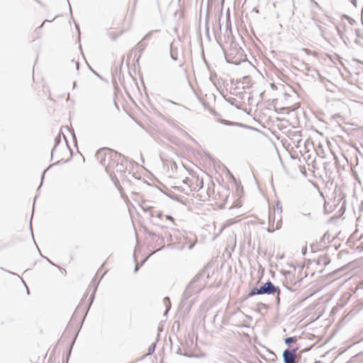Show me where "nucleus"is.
Returning <instances> with one entry per match:
<instances>
[{"instance_id": "nucleus-1", "label": "nucleus", "mask_w": 363, "mask_h": 363, "mask_svg": "<svg viewBox=\"0 0 363 363\" xmlns=\"http://www.w3.org/2000/svg\"><path fill=\"white\" fill-rule=\"evenodd\" d=\"M228 40L230 41L229 48L225 49L223 47L226 62L234 65H240L242 62L247 61V55L239 44L235 41L234 37Z\"/></svg>"}, {"instance_id": "nucleus-2", "label": "nucleus", "mask_w": 363, "mask_h": 363, "mask_svg": "<svg viewBox=\"0 0 363 363\" xmlns=\"http://www.w3.org/2000/svg\"><path fill=\"white\" fill-rule=\"evenodd\" d=\"M279 291V287L275 286L271 281L268 280L265 283L260 285L259 287L255 286L252 288L247 298H250L256 295H274L275 293Z\"/></svg>"}, {"instance_id": "nucleus-3", "label": "nucleus", "mask_w": 363, "mask_h": 363, "mask_svg": "<svg viewBox=\"0 0 363 363\" xmlns=\"http://www.w3.org/2000/svg\"><path fill=\"white\" fill-rule=\"evenodd\" d=\"M209 278L208 269L204 267L191 279L189 285L197 292L201 291L206 285V280Z\"/></svg>"}, {"instance_id": "nucleus-4", "label": "nucleus", "mask_w": 363, "mask_h": 363, "mask_svg": "<svg viewBox=\"0 0 363 363\" xmlns=\"http://www.w3.org/2000/svg\"><path fill=\"white\" fill-rule=\"evenodd\" d=\"M121 157V154L118 153L116 151L111 150V152H109L108 157L106 159V162L104 166L106 173H109L111 170H113L115 165H117V161Z\"/></svg>"}, {"instance_id": "nucleus-5", "label": "nucleus", "mask_w": 363, "mask_h": 363, "mask_svg": "<svg viewBox=\"0 0 363 363\" xmlns=\"http://www.w3.org/2000/svg\"><path fill=\"white\" fill-rule=\"evenodd\" d=\"M296 351L297 349L288 348L284 350L282 354L284 363H298L294 357Z\"/></svg>"}, {"instance_id": "nucleus-6", "label": "nucleus", "mask_w": 363, "mask_h": 363, "mask_svg": "<svg viewBox=\"0 0 363 363\" xmlns=\"http://www.w3.org/2000/svg\"><path fill=\"white\" fill-rule=\"evenodd\" d=\"M111 150H110L109 148H102L96 152L95 156L97 160L99 162V163L101 164L103 166H105L106 159L108 157L109 152H111Z\"/></svg>"}, {"instance_id": "nucleus-7", "label": "nucleus", "mask_w": 363, "mask_h": 363, "mask_svg": "<svg viewBox=\"0 0 363 363\" xmlns=\"http://www.w3.org/2000/svg\"><path fill=\"white\" fill-rule=\"evenodd\" d=\"M198 293L193 288L190 287L188 284L186 287L183 294H182V303H184L185 300L189 298L194 294Z\"/></svg>"}, {"instance_id": "nucleus-8", "label": "nucleus", "mask_w": 363, "mask_h": 363, "mask_svg": "<svg viewBox=\"0 0 363 363\" xmlns=\"http://www.w3.org/2000/svg\"><path fill=\"white\" fill-rule=\"evenodd\" d=\"M219 122L225 125L239 126V127H242V128H251V127L247 125H245V124L238 123V122L230 121H227L225 119H219Z\"/></svg>"}, {"instance_id": "nucleus-9", "label": "nucleus", "mask_w": 363, "mask_h": 363, "mask_svg": "<svg viewBox=\"0 0 363 363\" xmlns=\"http://www.w3.org/2000/svg\"><path fill=\"white\" fill-rule=\"evenodd\" d=\"M169 55L173 61H177L178 59V49L174 46V43L169 44Z\"/></svg>"}, {"instance_id": "nucleus-10", "label": "nucleus", "mask_w": 363, "mask_h": 363, "mask_svg": "<svg viewBox=\"0 0 363 363\" xmlns=\"http://www.w3.org/2000/svg\"><path fill=\"white\" fill-rule=\"evenodd\" d=\"M330 234L328 231L325 232L323 237L320 239V241L318 242V245L320 247H322V249L326 248L328 246L326 245L325 241L326 240H328V242H330Z\"/></svg>"}, {"instance_id": "nucleus-11", "label": "nucleus", "mask_w": 363, "mask_h": 363, "mask_svg": "<svg viewBox=\"0 0 363 363\" xmlns=\"http://www.w3.org/2000/svg\"><path fill=\"white\" fill-rule=\"evenodd\" d=\"M109 177L111 179L113 182L115 186L118 188L119 191L122 190V187L120 184L119 180L117 179L116 175L115 174L113 170H111L109 173Z\"/></svg>"}, {"instance_id": "nucleus-12", "label": "nucleus", "mask_w": 363, "mask_h": 363, "mask_svg": "<svg viewBox=\"0 0 363 363\" xmlns=\"http://www.w3.org/2000/svg\"><path fill=\"white\" fill-rule=\"evenodd\" d=\"M96 289H97V285H95L94 286V289H93V291H92L91 294L89 296V303L88 306L86 307V312H85V315L84 316V318L86 315V314L88 313V311L90 308V306H91V305L92 304V303H93V301L94 300V297H95V294H96Z\"/></svg>"}, {"instance_id": "nucleus-13", "label": "nucleus", "mask_w": 363, "mask_h": 363, "mask_svg": "<svg viewBox=\"0 0 363 363\" xmlns=\"http://www.w3.org/2000/svg\"><path fill=\"white\" fill-rule=\"evenodd\" d=\"M147 43L145 40H144V39L143 38L136 45V49L138 50V52H139V56H138V58L140 57L143 52L144 51V50L145 49V48L147 47Z\"/></svg>"}, {"instance_id": "nucleus-14", "label": "nucleus", "mask_w": 363, "mask_h": 363, "mask_svg": "<svg viewBox=\"0 0 363 363\" xmlns=\"http://www.w3.org/2000/svg\"><path fill=\"white\" fill-rule=\"evenodd\" d=\"M330 261L329 256L328 255H325L318 259V264L325 267L330 263Z\"/></svg>"}, {"instance_id": "nucleus-15", "label": "nucleus", "mask_w": 363, "mask_h": 363, "mask_svg": "<svg viewBox=\"0 0 363 363\" xmlns=\"http://www.w3.org/2000/svg\"><path fill=\"white\" fill-rule=\"evenodd\" d=\"M115 169L116 172L124 173L126 171V167L123 164V162H119V160L117 161V165L113 168V170Z\"/></svg>"}, {"instance_id": "nucleus-16", "label": "nucleus", "mask_w": 363, "mask_h": 363, "mask_svg": "<svg viewBox=\"0 0 363 363\" xmlns=\"http://www.w3.org/2000/svg\"><path fill=\"white\" fill-rule=\"evenodd\" d=\"M225 36L228 39H231L232 37H233V35L232 34L231 23H230V18L228 19L227 23H226V34H225Z\"/></svg>"}, {"instance_id": "nucleus-17", "label": "nucleus", "mask_w": 363, "mask_h": 363, "mask_svg": "<svg viewBox=\"0 0 363 363\" xmlns=\"http://www.w3.org/2000/svg\"><path fill=\"white\" fill-rule=\"evenodd\" d=\"M164 194L166 196H167L169 198L173 199V200H175V201H177L180 203H182V197L180 196H178L177 194H175L174 192L172 191H168V192H165Z\"/></svg>"}, {"instance_id": "nucleus-18", "label": "nucleus", "mask_w": 363, "mask_h": 363, "mask_svg": "<svg viewBox=\"0 0 363 363\" xmlns=\"http://www.w3.org/2000/svg\"><path fill=\"white\" fill-rule=\"evenodd\" d=\"M77 335H78V333L76 334L75 337H74V339L72 341V343H71V345L69 346V348L67 354L66 359H65V361H63V363H68L70 355H71L73 345L74 344V342L76 340Z\"/></svg>"}, {"instance_id": "nucleus-19", "label": "nucleus", "mask_w": 363, "mask_h": 363, "mask_svg": "<svg viewBox=\"0 0 363 363\" xmlns=\"http://www.w3.org/2000/svg\"><path fill=\"white\" fill-rule=\"evenodd\" d=\"M163 301H164V303L165 308H166L164 315H167L170 308H171V303H170L169 298L168 296H165L164 298Z\"/></svg>"}, {"instance_id": "nucleus-20", "label": "nucleus", "mask_w": 363, "mask_h": 363, "mask_svg": "<svg viewBox=\"0 0 363 363\" xmlns=\"http://www.w3.org/2000/svg\"><path fill=\"white\" fill-rule=\"evenodd\" d=\"M154 252H152L151 254L148 255L145 258H144L140 264H136L135 269H134V273H136L139 269L144 264V263L147 260V259L152 255Z\"/></svg>"}, {"instance_id": "nucleus-21", "label": "nucleus", "mask_w": 363, "mask_h": 363, "mask_svg": "<svg viewBox=\"0 0 363 363\" xmlns=\"http://www.w3.org/2000/svg\"><path fill=\"white\" fill-rule=\"evenodd\" d=\"M150 216L151 217H157V218L161 219L163 217V213L160 211L152 210L150 211Z\"/></svg>"}, {"instance_id": "nucleus-22", "label": "nucleus", "mask_w": 363, "mask_h": 363, "mask_svg": "<svg viewBox=\"0 0 363 363\" xmlns=\"http://www.w3.org/2000/svg\"><path fill=\"white\" fill-rule=\"evenodd\" d=\"M297 339L295 336L293 337H287L284 339V343L287 345H290L296 342Z\"/></svg>"}, {"instance_id": "nucleus-23", "label": "nucleus", "mask_w": 363, "mask_h": 363, "mask_svg": "<svg viewBox=\"0 0 363 363\" xmlns=\"http://www.w3.org/2000/svg\"><path fill=\"white\" fill-rule=\"evenodd\" d=\"M61 143V133H60L56 138H55V146L52 147L51 153L53 154V152L56 149V147Z\"/></svg>"}, {"instance_id": "nucleus-24", "label": "nucleus", "mask_w": 363, "mask_h": 363, "mask_svg": "<svg viewBox=\"0 0 363 363\" xmlns=\"http://www.w3.org/2000/svg\"><path fill=\"white\" fill-rule=\"evenodd\" d=\"M155 348H156V343L155 342L152 343L148 347L147 353L146 354H145L143 357H145L147 355H150V354H153L155 350Z\"/></svg>"}, {"instance_id": "nucleus-25", "label": "nucleus", "mask_w": 363, "mask_h": 363, "mask_svg": "<svg viewBox=\"0 0 363 363\" xmlns=\"http://www.w3.org/2000/svg\"><path fill=\"white\" fill-rule=\"evenodd\" d=\"M159 31H160L159 30H150L143 38L145 41L150 40L151 39L152 33H156V32H159Z\"/></svg>"}, {"instance_id": "nucleus-26", "label": "nucleus", "mask_w": 363, "mask_h": 363, "mask_svg": "<svg viewBox=\"0 0 363 363\" xmlns=\"http://www.w3.org/2000/svg\"><path fill=\"white\" fill-rule=\"evenodd\" d=\"M176 353L178 354H182L185 357H191V355L189 353V352H184V353H182V350L179 347H178L177 350H176Z\"/></svg>"}, {"instance_id": "nucleus-27", "label": "nucleus", "mask_w": 363, "mask_h": 363, "mask_svg": "<svg viewBox=\"0 0 363 363\" xmlns=\"http://www.w3.org/2000/svg\"><path fill=\"white\" fill-rule=\"evenodd\" d=\"M51 21H52L45 20V21L42 23V24H41L40 26H38V27L35 29V32L37 34H39V33H40V31H41V29H42V28H43V25L45 23V22H51Z\"/></svg>"}, {"instance_id": "nucleus-28", "label": "nucleus", "mask_w": 363, "mask_h": 363, "mask_svg": "<svg viewBox=\"0 0 363 363\" xmlns=\"http://www.w3.org/2000/svg\"><path fill=\"white\" fill-rule=\"evenodd\" d=\"M49 167H48L47 169H45L43 172L42 173V175H41V183H40V185L38 186V189H37V191H40V189L43 184V180H44V177H45V174L46 173V172L48 170Z\"/></svg>"}, {"instance_id": "nucleus-29", "label": "nucleus", "mask_w": 363, "mask_h": 363, "mask_svg": "<svg viewBox=\"0 0 363 363\" xmlns=\"http://www.w3.org/2000/svg\"><path fill=\"white\" fill-rule=\"evenodd\" d=\"M311 248L312 250V251H316V250H319L320 249H322V247H320L319 245H318V243H313L311 245Z\"/></svg>"}, {"instance_id": "nucleus-30", "label": "nucleus", "mask_w": 363, "mask_h": 363, "mask_svg": "<svg viewBox=\"0 0 363 363\" xmlns=\"http://www.w3.org/2000/svg\"><path fill=\"white\" fill-rule=\"evenodd\" d=\"M164 217H165L166 220L169 221V223L171 224H172L173 225H175L174 219L172 216H171L169 215H166Z\"/></svg>"}, {"instance_id": "nucleus-31", "label": "nucleus", "mask_w": 363, "mask_h": 363, "mask_svg": "<svg viewBox=\"0 0 363 363\" xmlns=\"http://www.w3.org/2000/svg\"><path fill=\"white\" fill-rule=\"evenodd\" d=\"M276 294V304L278 306L280 304V294H281V289H279V291L278 293H275Z\"/></svg>"}, {"instance_id": "nucleus-32", "label": "nucleus", "mask_w": 363, "mask_h": 363, "mask_svg": "<svg viewBox=\"0 0 363 363\" xmlns=\"http://www.w3.org/2000/svg\"><path fill=\"white\" fill-rule=\"evenodd\" d=\"M153 225H157V226H160L161 228H172L171 226L167 225H162L161 223H160L159 222H155V221H153L152 222Z\"/></svg>"}, {"instance_id": "nucleus-33", "label": "nucleus", "mask_w": 363, "mask_h": 363, "mask_svg": "<svg viewBox=\"0 0 363 363\" xmlns=\"http://www.w3.org/2000/svg\"><path fill=\"white\" fill-rule=\"evenodd\" d=\"M71 63L75 66V68L77 71L79 69V62L78 61H75L73 59L71 60Z\"/></svg>"}, {"instance_id": "nucleus-34", "label": "nucleus", "mask_w": 363, "mask_h": 363, "mask_svg": "<svg viewBox=\"0 0 363 363\" xmlns=\"http://www.w3.org/2000/svg\"><path fill=\"white\" fill-rule=\"evenodd\" d=\"M301 213L303 216L308 217L309 219H311V213L310 212L302 211V212H301Z\"/></svg>"}, {"instance_id": "nucleus-35", "label": "nucleus", "mask_w": 363, "mask_h": 363, "mask_svg": "<svg viewBox=\"0 0 363 363\" xmlns=\"http://www.w3.org/2000/svg\"><path fill=\"white\" fill-rule=\"evenodd\" d=\"M316 27L318 29V30L320 31V35H323V32H324V29H323V27L320 26V25H316Z\"/></svg>"}, {"instance_id": "nucleus-36", "label": "nucleus", "mask_w": 363, "mask_h": 363, "mask_svg": "<svg viewBox=\"0 0 363 363\" xmlns=\"http://www.w3.org/2000/svg\"><path fill=\"white\" fill-rule=\"evenodd\" d=\"M277 211H279L280 213L282 212V207L280 205V202L279 201L277 202Z\"/></svg>"}, {"instance_id": "nucleus-37", "label": "nucleus", "mask_w": 363, "mask_h": 363, "mask_svg": "<svg viewBox=\"0 0 363 363\" xmlns=\"http://www.w3.org/2000/svg\"><path fill=\"white\" fill-rule=\"evenodd\" d=\"M257 306L262 308H267V304L262 302L258 303Z\"/></svg>"}, {"instance_id": "nucleus-38", "label": "nucleus", "mask_w": 363, "mask_h": 363, "mask_svg": "<svg viewBox=\"0 0 363 363\" xmlns=\"http://www.w3.org/2000/svg\"><path fill=\"white\" fill-rule=\"evenodd\" d=\"M88 66H89V68L90 69V70H91V72H93L96 76H97L98 77H99L100 79H101V76H100V75H99V74H98V73H97L94 69H93L91 67H90L89 65H88Z\"/></svg>"}, {"instance_id": "nucleus-39", "label": "nucleus", "mask_w": 363, "mask_h": 363, "mask_svg": "<svg viewBox=\"0 0 363 363\" xmlns=\"http://www.w3.org/2000/svg\"><path fill=\"white\" fill-rule=\"evenodd\" d=\"M190 182H191V180L188 177H186L184 179L182 180V183L186 184H189V183Z\"/></svg>"}, {"instance_id": "nucleus-40", "label": "nucleus", "mask_w": 363, "mask_h": 363, "mask_svg": "<svg viewBox=\"0 0 363 363\" xmlns=\"http://www.w3.org/2000/svg\"><path fill=\"white\" fill-rule=\"evenodd\" d=\"M281 220H279V221L277 223V225H276V228H275V229H276V230H278V229L281 228Z\"/></svg>"}, {"instance_id": "nucleus-41", "label": "nucleus", "mask_w": 363, "mask_h": 363, "mask_svg": "<svg viewBox=\"0 0 363 363\" xmlns=\"http://www.w3.org/2000/svg\"><path fill=\"white\" fill-rule=\"evenodd\" d=\"M291 274L292 273L291 271H284L283 272V274L286 277V278L287 277V276H290Z\"/></svg>"}, {"instance_id": "nucleus-42", "label": "nucleus", "mask_w": 363, "mask_h": 363, "mask_svg": "<svg viewBox=\"0 0 363 363\" xmlns=\"http://www.w3.org/2000/svg\"><path fill=\"white\" fill-rule=\"evenodd\" d=\"M174 189L181 191V192H183L184 191V189L182 187V186H173Z\"/></svg>"}, {"instance_id": "nucleus-43", "label": "nucleus", "mask_w": 363, "mask_h": 363, "mask_svg": "<svg viewBox=\"0 0 363 363\" xmlns=\"http://www.w3.org/2000/svg\"><path fill=\"white\" fill-rule=\"evenodd\" d=\"M41 256L43 257V256L41 255ZM44 258L52 265L57 266L55 264L52 262V261L50 260L48 257H44Z\"/></svg>"}, {"instance_id": "nucleus-44", "label": "nucleus", "mask_w": 363, "mask_h": 363, "mask_svg": "<svg viewBox=\"0 0 363 363\" xmlns=\"http://www.w3.org/2000/svg\"><path fill=\"white\" fill-rule=\"evenodd\" d=\"M147 233L150 236H157V234L153 231H147Z\"/></svg>"}, {"instance_id": "nucleus-45", "label": "nucleus", "mask_w": 363, "mask_h": 363, "mask_svg": "<svg viewBox=\"0 0 363 363\" xmlns=\"http://www.w3.org/2000/svg\"><path fill=\"white\" fill-rule=\"evenodd\" d=\"M112 101H113V103L114 106H116V108L117 109H118V108H118V104H117V103H116V99H115V98H114V97H113V98H112Z\"/></svg>"}, {"instance_id": "nucleus-46", "label": "nucleus", "mask_w": 363, "mask_h": 363, "mask_svg": "<svg viewBox=\"0 0 363 363\" xmlns=\"http://www.w3.org/2000/svg\"><path fill=\"white\" fill-rule=\"evenodd\" d=\"M208 18H209V17H208V15L207 14L206 18V24L208 23ZM206 30H207V32L208 33V28L207 26H206Z\"/></svg>"}, {"instance_id": "nucleus-47", "label": "nucleus", "mask_w": 363, "mask_h": 363, "mask_svg": "<svg viewBox=\"0 0 363 363\" xmlns=\"http://www.w3.org/2000/svg\"><path fill=\"white\" fill-rule=\"evenodd\" d=\"M306 250H307V246L306 245V246L303 248V250H302V253H303V255H306Z\"/></svg>"}, {"instance_id": "nucleus-48", "label": "nucleus", "mask_w": 363, "mask_h": 363, "mask_svg": "<svg viewBox=\"0 0 363 363\" xmlns=\"http://www.w3.org/2000/svg\"><path fill=\"white\" fill-rule=\"evenodd\" d=\"M165 101L167 102V103H171V104H177L175 102L169 100V99H165Z\"/></svg>"}, {"instance_id": "nucleus-49", "label": "nucleus", "mask_w": 363, "mask_h": 363, "mask_svg": "<svg viewBox=\"0 0 363 363\" xmlns=\"http://www.w3.org/2000/svg\"><path fill=\"white\" fill-rule=\"evenodd\" d=\"M275 230H276V229H271L270 228H267V231H268L269 233H273Z\"/></svg>"}, {"instance_id": "nucleus-50", "label": "nucleus", "mask_w": 363, "mask_h": 363, "mask_svg": "<svg viewBox=\"0 0 363 363\" xmlns=\"http://www.w3.org/2000/svg\"><path fill=\"white\" fill-rule=\"evenodd\" d=\"M351 2L354 6H357V1L356 0H351Z\"/></svg>"}, {"instance_id": "nucleus-51", "label": "nucleus", "mask_w": 363, "mask_h": 363, "mask_svg": "<svg viewBox=\"0 0 363 363\" xmlns=\"http://www.w3.org/2000/svg\"><path fill=\"white\" fill-rule=\"evenodd\" d=\"M30 231H31V233H32V236L33 237V228H32V225H31V220L30 221Z\"/></svg>"}, {"instance_id": "nucleus-52", "label": "nucleus", "mask_w": 363, "mask_h": 363, "mask_svg": "<svg viewBox=\"0 0 363 363\" xmlns=\"http://www.w3.org/2000/svg\"><path fill=\"white\" fill-rule=\"evenodd\" d=\"M324 211H325V213H328L326 202L325 203Z\"/></svg>"}, {"instance_id": "nucleus-53", "label": "nucleus", "mask_w": 363, "mask_h": 363, "mask_svg": "<svg viewBox=\"0 0 363 363\" xmlns=\"http://www.w3.org/2000/svg\"><path fill=\"white\" fill-rule=\"evenodd\" d=\"M63 138H64V140H65V143H66V145H67V146H68V145H67V138H66V137H65L64 135H63Z\"/></svg>"}, {"instance_id": "nucleus-54", "label": "nucleus", "mask_w": 363, "mask_h": 363, "mask_svg": "<svg viewBox=\"0 0 363 363\" xmlns=\"http://www.w3.org/2000/svg\"><path fill=\"white\" fill-rule=\"evenodd\" d=\"M286 287L287 288V289H289V290H290L291 291H293V289L291 286H286Z\"/></svg>"}, {"instance_id": "nucleus-55", "label": "nucleus", "mask_w": 363, "mask_h": 363, "mask_svg": "<svg viewBox=\"0 0 363 363\" xmlns=\"http://www.w3.org/2000/svg\"><path fill=\"white\" fill-rule=\"evenodd\" d=\"M74 23H75V27H76L77 30H79V25L77 24L75 22H74Z\"/></svg>"}, {"instance_id": "nucleus-56", "label": "nucleus", "mask_w": 363, "mask_h": 363, "mask_svg": "<svg viewBox=\"0 0 363 363\" xmlns=\"http://www.w3.org/2000/svg\"><path fill=\"white\" fill-rule=\"evenodd\" d=\"M156 1H157V8L160 9V3H159V1H158V0H156Z\"/></svg>"}, {"instance_id": "nucleus-57", "label": "nucleus", "mask_w": 363, "mask_h": 363, "mask_svg": "<svg viewBox=\"0 0 363 363\" xmlns=\"http://www.w3.org/2000/svg\"><path fill=\"white\" fill-rule=\"evenodd\" d=\"M77 86V82H74V84H73V87L75 88Z\"/></svg>"}, {"instance_id": "nucleus-58", "label": "nucleus", "mask_w": 363, "mask_h": 363, "mask_svg": "<svg viewBox=\"0 0 363 363\" xmlns=\"http://www.w3.org/2000/svg\"><path fill=\"white\" fill-rule=\"evenodd\" d=\"M169 239L170 240H172V235H171V234H169Z\"/></svg>"}, {"instance_id": "nucleus-59", "label": "nucleus", "mask_w": 363, "mask_h": 363, "mask_svg": "<svg viewBox=\"0 0 363 363\" xmlns=\"http://www.w3.org/2000/svg\"><path fill=\"white\" fill-rule=\"evenodd\" d=\"M160 238L161 239L162 242L164 241V238L162 236H161Z\"/></svg>"}, {"instance_id": "nucleus-60", "label": "nucleus", "mask_w": 363, "mask_h": 363, "mask_svg": "<svg viewBox=\"0 0 363 363\" xmlns=\"http://www.w3.org/2000/svg\"><path fill=\"white\" fill-rule=\"evenodd\" d=\"M86 298V296H84V297L82 298V299H81V302L83 301L84 299Z\"/></svg>"}, {"instance_id": "nucleus-61", "label": "nucleus", "mask_w": 363, "mask_h": 363, "mask_svg": "<svg viewBox=\"0 0 363 363\" xmlns=\"http://www.w3.org/2000/svg\"><path fill=\"white\" fill-rule=\"evenodd\" d=\"M37 199V196L35 197V199H34V203H35V200Z\"/></svg>"}, {"instance_id": "nucleus-62", "label": "nucleus", "mask_w": 363, "mask_h": 363, "mask_svg": "<svg viewBox=\"0 0 363 363\" xmlns=\"http://www.w3.org/2000/svg\"><path fill=\"white\" fill-rule=\"evenodd\" d=\"M164 247V244L162 245V246L160 247V249H162Z\"/></svg>"}, {"instance_id": "nucleus-63", "label": "nucleus", "mask_w": 363, "mask_h": 363, "mask_svg": "<svg viewBox=\"0 0 363 363\" xmlns=\"http://www.w3.org/2000/svg\"><path fill=\"white\" fill-rule=\"evenodd\" d=\"M150 208H145V211H148Z\"/></svg>"}, {"instance_id": "nucleus-64", "label": "nucleus", "mask_w": 363, "mask_h": 363, "mask_svg": "<svg viewBox=\"0 0 363 363\" xmlns=\"http://www.w3.org/2000/svg\"><path fill=\"white\" fill-rule=\"evenodd\" d=\"M79 306H78L77 307L76 311H77V310H78V309H79Z\"/></svg>"}]
</instances>
